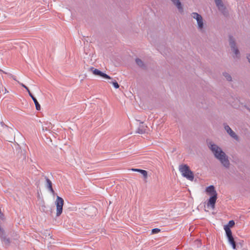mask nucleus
Returning a JSON list of instances; mask_svg holds the SVG:
<instances>
[{
    "mask_svg": "<svg viewBox=\"0 0 250 250\" xmlns=\"http://www.w3.org/2000/svg\"><path fill=\"white\" fill-rule=\"evenodd\" d=\"M229 42L231 49L234 52L236 56L239 54V51L236 46L234 39L232 36H229Z\"/></svg>",
    "mask_w": 250,
    "mask_h": 250,
    "instance_id": "423d86ee",
    "label": "nucleus"
},
{
    "mask_svg": "<svg viewBox=\"0 0 250 250\" xmlns=\"http://www.w3.org/2000/svg\"><path fill=\"white\" fill-rule=\"evenodd\" d=\"M175 5L178 9L180 13H182L183 12V8L181 2L179 0H170Z\"/></svg>",
    "mask_w": 250,
    "mask_h": 250,
    "instance_id": "9b49d317",
    "label": "nucleus"
},
{
    "mask_svg": "<svg viewBox=\"0 0 250 250\" xmlns=\"http://www.w3.org/2000/svg\"><path fill=\"white\" fill-rule=\"evenodd\" d=\"M214 1L219 11L223 14L224 15H227L228 14L227 9L222 0H214Z\"/></svg>",
    "mask_w": 250,
    "mask_h": 250,
    "instance_id": "39448f33",
    "label": "nucleus"
},
{
    "mask_svg": "<svg viewBox=\"0 0 250 250\" xmlns=\"http://www.w3.org/2000/svg\"><path fill=\"white\" fill-rule=\"evenodd\" d=\"M247 59H248V61H249V62L250 63V55H248L247 56Z\"/></svg>",
    "mask_w": 250,
    "mask_h": 250,
    "instance_id": "cd10ccee",
    "label": "nucleus"
},
{
    "mask_svg": "<svg viewBox=\"0 0 250 250\" xmlns=\"http://www.w3.org/2000/svg\"><path fill=\"white\" fill-rule=\"evenodd\" d=\"M206 192L210 195H217L216 191L215 189V188L213 186L211 185L208 187L206 188Z\"/></svg>",
    "mask_w": 250,
    "mask_h": 250,
    "instance_id": "9d476101",
    "label": "nucleus"
},
{
    "mask_svg": "<svg viewBox=\"0 0 250 250\" xmlns=\"http://www.w3.org/2000/svg\"><path fill=\"white\" fill-rule=\"evenodd\" d=\"M13 132L12 128L9 127L5 125L3 122H0V134H7Z\"/></svg>",
    "mask_w": 250,
    "mask_h": 250,
    "instance_id": "0eeeda50",
    "label": "nucleus"
},
{
    "mask_svg": "<svg viewBox=\"0 0 250 250\" xmlns=\"http://www.w3.org/2000/svg\"><path fill=\"white\" fill-rule=\"evenodd\" d=\"M1 240L3 241L6 245H8L10 243V240L9 238H6L5 235L1 238Z\"/></svg>",
    "mask_w": 250,
    "mask_h": 250,
    "instance_id": "412c9836",
    "label": "nucleus"
},
{
    "mask_svg": "<svg viewBox=\"0 0 250 250\" xmlns=\"http://www.w3.org/2000/svg\"><path fill=\"white\" fill-rule=\"evenodd\" d=\"M20 149L21 150V153L19 159H21V161H23L26 159V151L24 149H21V148H20Z\"/></svg>",
    "mask_w": 250,
    "mask_h": 250,
    "instance_id": "2eb2a0df",
    "label": "nucleus"
},
{
    "mask_svg": "<svg viewBox=\"0 0 250 250\" xmlns=\"http://www.w3.org/2000/svg\"><path fill=\"white\" fill-rule=\"evenodd\" d=\"M137 133L139 134H144L145 133V129L143 126H140L137 129Z\"/></svg>",
    "mask_w": 250,
    "mask_h": 250,
    "instance_id": "aec40b11",
    "label": "nucleus"
},
{
    "mask_svg": "<svg viewBox=\"0 0 250 250\" xmlns=\"http://www.w3.org/2000/svg\"><path fill=\"white\" fill-rule=\"evenodd\" d=\"M217 198V195H213L210 196V197H209V198L208 199V202L207 204V206L208 207L210 206H211V207L212 208H213L215 207V205L216 203Z\"/></svg>",
    "mask_w": 250,
    "mask_h": 250,
    "instance_id": "6e6552de",
    "label": "nucleus"
},
{
    "mask_svg": "<svg viewBox=\"0 0 250 250\" xmlns=\"http://www.w3.org/2000/svg\"><path fill=\"white\" fill-rule=\"evenodd\" d=\"M19 137H20L21 138H22L21 134L20 133H19Z\"/></svg>",
    "mask_w": 250,
    "mask_h": 250,
    "instance_id": "7c9ffc66",
    "label": "nucleus"
},
{
    "mask_svg": "<svg viewBox=\"0 0 250 250\" xmlns=\"http://www.w3.org/2000/svg\"><path fill=\"white\" fill-rule=\"evenodd\" d=\"M21 85H22L23 87H24V88H25V86H26L25 85H24V84H22V83H21Z\"/></svg>",
    "mask_w": 250,
    "mask_h": 250,
    "instance_id": "2f4dec72",
    "label": "nucleus"
},
{
    "mask_svg": "<svg viewBox=\"0 0 250 250\" xmlns=\"http://www.w3.org/2000/svg\"><path fill=\"white\" fill-rule=\"evenodd\" d=\"M191 16L193 19H195L196 21L202 17L201 15L196 12H193L191 14Z\"/></svg>",
    "mask_w": 250,
    "mask_h": 250,
    "instance_id": "6ab92c4d",
    "label": "nucleus"
},
{
    "mask_svg": "<svg viewBox=\"0 0 250 250\" xmlns=\"http://www.w3.org/2000/svg\"><path fill=\"white\" fill-rule=\"evenodd\" d=\"M0 71H1V70L0 69Z\"/></svg>",
    "mask_w": 250,
    "mask_h": 250,
    "instance_id": "e433bc0d",
    "label": "nucleus"
},
{
    "mask_svg": "<svg viewBox=\"0 0 250 250\" xmlns=\"http://www.w3.org/2000/svg\"><path fill=\"white\" fill-rule=\"evenodd\" d=\"M179 170L182 176L187 179L193 181L194 175L193 172L189 169V167L187 165H181L179 166Z\"/></svg>",
    "mask_w": 250,
    "mask_h": 250,
    "instance_id": "f03ea898",
    "label": "nucleus"
},
{
    "mask_svg": "<svg viewBox=\"0 0 250 250\" xmlns=\"http://www.w3.org/2000/svg\"><path fill=\"white\" fill-rule=\"evenodd\" d=\"M224 229L225 230L227 237L232 236V232L230 228L227 226H224Z\"/></svg>",
    "mask_w": 250,
    "mask_h": 250,
    "instance_id": "f3484780",
    "label": "nucleus"
},
{
    "mask_svg": "<svg viewBox=\"0 0 250 250\" xmlns=\"http://www.w3.org/2000/svg\"><path fill=\"white\" fill-rule=\"evenodd\" d=\"M141 169H137V168H133L132 169V171H138V172H139V170H140Z\"/></svg>",
    "mask_w": 250,
    "mask_h": 250,
    "instance_id": "bb28decb",
    "label": "nucleus"
},
{
    "mask_svg": "<svg viewBox=\"0 0 250 250\" xmlns=\"http://www.w3.org/2000/svg\"><path fill=\"white\" fill-rule=\"evenodd\" d=\"M90 70L92 72L94 75L98 76L104 79H111V78L109 75L99 69L94 68L93 67H90Z\"/></svg>",
    "mask_w": 250,
    "mask_h": 250,
    "instance_id": "20e7f679",
    "label": "nucleus"
},
{
    "mask_svg": "<svg viewBox=\"0 0 250 250\" xmlns=\"http://www.w3.org/2000/svg\"><path fill=\"white\" fill-rule=\"evenodd\" d=\"M32 168H36L35 166L34 165H33V166H32Z\"/></svg>",
    "mask_w": 250,
    "mask_h": 250,
    "instance_id": "c756f323",
    "label": "nucleus"
},
{
    "mask_svg": "<svg viewBox=\"0 0 250 250\" xmlns=\"http://www.w3.org/2000/svg\"><path fill=\"white\" fill-rule=\"evenodd\" d=\"M63 204V199L62 197L57 196L56 198V200L55 201V205L56 206L57 208V216H60V215L62 213Z\"/></svg>",
    "mask_w": 250,
    "mask_h": 250,
    "instance_id": "7ed1b4c3",
    "label": "nucleus"
},
{
    "mask_svg": "<svg viewBox=\"0 0 250 250\" xmlns=\"http://www.w3.org/2000/svg\"><path fill=\"white\" fill-rule=\"evenodd\" d=\"M9 142H12V139L11 140H8Z\"/></svg>",
    "mask_w": 250,
    "mask_h": 250,
    "instance_id": "72a5a7b5",
    "label": "nucleus"
},
{
    "mask_svg": "<svg viewBox=\"0 0 250 250\" xmlns=\"http://www.w3.org/2000/svg\"><path fill=\"white\" fill-rule=\"evenodd\" d=\"M16 145H17V146H19V144H18V143H17V144H16Z\"/></svg>",
    "mask_w": 250,
    "mask_h": 250,
    "instance_id": "f704fd0d",
    "label": "nucleus"
},
{
    "mask_svg": "<svg viewBox=\"0 0 250 250\" xmlns=\"http://www.w3.org/2000/svg\"><path fill=\"white\" fill-rule=\"evenodd\" d=\"M229 243L231 245L233 249L235 250L236 248V243L234 241L233 236L227 237Z\"/></svg>",
    "mask_w": 250,
    "mask_h": 250,
    "instance_id": "4468645a",
    "label": "nucleus"
},
{
    "mask_svg": "<svg viewBox=\"0 0 250 250\" xmlns=\"http://www.w3.org/2000/svg\"><path fill=\"white\" fill-rule=\"evenodd\" d=\"M21 85H22L23 87H24V88H25V86H26L25 85H24V84H22V83H21Z\"/></svg>",
    "mask_w": 250,
    "mask_h": 250,
    "instance_id": "473e14b6",
    "label": "nucleus"
},
{
    "mask_svg": "<svg viewBox=\"0 0 250 250\" xmlns=\"http://www.w3.org/2000/svg\"><path fill=\"white\" fill-rule=\"evenodd\" d=\"M29 96L31 97L32 99L33 100L36 106V108L37 110H40L41 109V106L39 102H38L37 99L33 95V94L29 92Z\"/></svg>",
    "mask_w": 250,
    "mask_h": 250,
    "instance_id": "ddd939ff",
    "label": "nucleus"
},
{
    "mask_svg": "<svg viewBox=\"0 0 250 250\" xmlns=\"http://www.w3.org/2000/svg\"><path fill=\"white\" fill-rule=\"evenodd\" d=\"M139 172L142 174L145 178H146L147 176V172L144 169L139 170Z\"/></svg>",
    "mask_w": 250,
    "mask_h": 250,
    "instance_id": "5701e85b",
    "label": "nucleus"
},
{
    "mask_svg": "<svg viewBox=\"0 0 250 250\" xmlns=\"http://www.w3.org/2000/svg\"><path fill=\"white\" fill-rule=\"evenodd\" d=\"M25 88L26 89V90L28 91V93L29 94V92H30L29 88L27 86H25Z\"/></svg>",
    "mask_w": 250,
    "mask_h": 250,
    "instance_id": "c85d7f7f",
    "label": "nucleus"
},
{
    "mask_svg": "<svg viewBox=\"0 0 250 250\" xmlns=\"http://www.w3.org/2000/svg\"><path fill=\"white\" fill-rule=\"evenodd\" d=\"M13 140L15 141V136L14 137Z\"/></svg>",
    "mask_w": 250,
    "mask_h": 250,
    "instance_id": "c9c22d12",
    "label": "nucleus"
},
{
    "mask_svg": "<svg viewBox=\"0 0 250 250\" xmlns=\"http://www.w3.org/2000/svg\"><path fill=\"white\" fill-rule=\"evenodd\" d=\"M111 83H112L113 85V86L115 88H118L119 87V84L117 83V82L115 80L112 81V82H110Z\"/></svg>",
    "mask_w": 250,
    "mask_h": 250,
    "instance_id": "393cba45",
    "label": "nucleus"
},
{
    "mask_svg": "<svg viewBox=\"0 0 250 250\" xmlns=\"http://www.w3.org/2000/svg\"><path fill=\"white\" fill-rule=\"evenodd\" d=\"M135 62H136V64L140 67H145L144 62L141 59H140L139 58H137L135 60Z\"/></svg>",
    "mask_w": 250,
    "mask_h": 250,
    "instance_id": "a211bd4d",
    "label": "nucleus"
},
{
    "mask_svg": "<svg viewBox=\"0 0 250 250\" xmlns=\"http://www.w3.org/2000/svg\"><path fill=\"white\" fill-rule=\"evenodd\" d=\"M225 130L228 132L229 135L235 139H237L238 138L236 134L233 132V131L230 128V127L228 125H226L224 126Z\"/></svg>",
    "mask_w": 250,
    "mask_h": 250,
    "instance_id": "1a4fd4ad",
    "label": "nucleus"
},
{
    "mask_svg": "<svg viewBox=\"0 0 250 250\" xmlns=\"http://www.w3.org/2000/svg\"><path fill=\"white\" fill-rule=\"evenodd\" d=\"M46 186L49 191L52 193H54V190L52 188V182L47 177H45Z\"/></svg>",
    "mask_w": 250,
    "mask_h": 250,
    "instance_id": "f8f14e48",
    "label": "nucleus"
},
{
    "mask_svg": "<svg viewBox=\"0 0 250 250\" xmlns=\"http://www.w3.org/2000/svg\"><path fill=\"white\" fill-rule=\"evenodd\" d=\"M223 76L226 78L227 81H231V77L229 73L227 72L223 73Z\"/></svg>",
    "mask_w": 250,
    "mask_h": 250,
    "instance_id": "4be33fe9",
    "label": "nucleus"
},
{
    "mask_svg": "<svg viewBox=\"0 0 250 250\" xmlns=\"http://www.w3.org/2000/svg\"><path fill=\"white\" fill-rule=\"evenodd\" d=\"M160 231V229L158 228H155L151 230V233L152 234H156Z\"/></svg>",
    "mask_w": 250,
    "mask_h": 250,
    "instance_id": "a878e982",
    "label": "nucleus"
},
{
    "mask_svg": "<svg viewBox=\"0 0 250 250\" xmlns=\"http://www.w3.org/2000/svg\"><path fill=\"white\" fill-rule=\"evenodd\" d=\"M208 147L213 153L215 157L219 160L221 163L226 167H229V162L228 157L225 152L216 145L209 143Z\"/></svg>",
    "mask_w": 250,
    "mask_h": 250,
    "instance_id": "f257e3e1",
    "label": "nucleus"
},
{
    "mask_svg": "<svg viewBox=\"0 0 250 250\" xmlns=\"http://www.w3.org/2000/svg\"><path fill=\"white\" fill-rule=\"evenodd\" d=\"M235 224V222L233 220H230L228 224L226 225L225 226H227L229 228L230 227H233Z\"/></svg>",
    "mask_w": 250,
    "mask_h": 250,
    "instance_id": "b1692460",
    "label": "nucleus"
},
{
    "mask_svg": "<svg viewBox=\"0 0 250 250\" xmlns=\"http://www.w3.org/2000/svg\"><path fill=\"white\" fill-rule=\"evenodd\" d=\"M197 24H198V27L199 29L201 30L203 28L204 26V23L203 21V18L202 17H201L200 18L198 19L197 21Z\"/></svg>",
    "mask_w": 250,
    "mask_h": 250,
    "instance_id": "dca6fc26",
    "label": "nucleus"
}]
</instances>
